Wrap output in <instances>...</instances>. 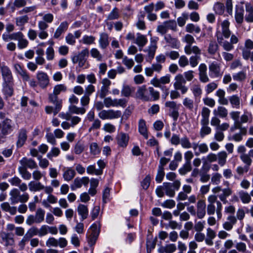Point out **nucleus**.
<instances>
[{
    "label": "nucleus",
    "instance_id": "obj_1",
    "mask_svg": "<svg viewBox=\"0 0 253 253\" xmlns=\"http://www.w3.org/2000/svg\"><path fill=\"white\" fill-rule=\"evenodd\" d=\"M136 97L145 101H156L160 97L159 92L153 87L147 88L145 85L139 86L136 92Z\"/></svg>",
    "mask_w": 253,
    "mask_h": 253
},
{
    "label": "nucleus",
    "instance_id": "obj_2",
    "mask_svg": "<svg viewBox=\"0 0 253 253\" xmlns=\"http://www.w3.org/2000/svg\"><path fill=\"white\" fill-rule=\"evenodd\" d=\"M207 213L209 215H213L216 212L217 218L222 217V205L220 201L217 200V197L215 195H210L208 197Z\"/></svg>",
    "mask_w": 253,
    "mask_h": 253
},
{
    "label": "nucleus",
    "instance_id": "obj_3",
    "mask_svg": "<svg viewBox=\"0 0 253 253\" xmlns=\"http://www.w3.org/2000/svg\"><path fill=\"white\" fill-rule=\"evenodd\" d=\"M9 196V200L11 204H16L18 202L26 203L29 199L28 193H25L20 195V191L16 188H14L10 191Z\"/></svg>",
    "mask_w": 253,
    "mask_h": 253
},
{
    "label": "nucleus",
    "instance_id": "obj_4",
    "mask_svg": "<svg viewBox=\"0 0 253 253\" xmlns=\"http://www.w3.org/2000/svg\"><path fill=\"white\" fill-rule=\"evenodd\" d=\"M104 104L106 108L118 107L119 106L123 108L126 106L127 100L125 98H114L110 97L104 98Z\"/></svg>",
    "mask_w": 253,
    "mask_h": 253
},
{
    "label": "nucleus",
    "instance_id": "obj_5",
    "mask_svg": "<svg viewBox=\"0 0 253 253\" xmlns=\"http://www.w3.org/2000/svg\"><path fill=\"white\" fill-rule=\"evenodd\" d=\"M122 112L120 110L113 109L103 110L98 113V117L102 120H113L120 118Z\"/></svg>",
    "mask_w": 253,
    "mask_h": 253
},
{
    "label": "nucleus",
    "instance_id": "obj_6",
    "mask_svg": "<svg viewBox=\"0 0 253 253\" xmlns=\"http://www.w3.org/2000/svg\"><path fill=\"white\" fill-rule=\"evenodd\" d=\"M164 191L166 194L169 197H173L175 195V190H178L181 182L180 180H175L173 183H163Z\"/></svg>",
    "mask_w": 253,
    "mask_h": 253
},
{
    "label": "nucleus",
    "instance_id": "obj_7",
    "mask_svg": "<svg viewBox=\"0 0 253 253\" xmlns=\"http://www.w3.org/2000/svg\"><path fill=\"white\" fill-rule=\"evenodd\" d=\"M175 82L173 84L176 90H180L182 94H185L188 88L185 85L186 80L182 74H178L174 78Z\"/></svg>",
    "mask_w": 253,
    "mask_h": 253
},
{
    "label": "nucleus",
    "instance_id": "obj_8",
    "mask_svg": "<svg viewBox=\"0 0 253 253\" xmlns=\"http://www.w3.org/2000/svg\"><path fill=\"white\" fill-rule=\"evenodd\" d=\"M90 233L87 236L88 239V244L92 246H93L98 238L99 234L100 233V228L99 226L95 223L93 224L90 228Z\"/></svg>",
    "mask_w": 253,
    "mask_h": 253
},
{
    "label": "nucleus",
    "instance_id": "obj_9",
    "mask_svg": "<svg viewBox=\"0 0 253 253\" xmlns=\"http://www.w3.org/2000/svg\"><path fill=\"white\" fill-rule=\"evenodd\" d=\"M242 54L244 59L247 60L250 58L253 61V41L248 39L245 41Z\"/></svg>",
    "mask_w": 253,
    "mask_h": 253
},
{
    "label": "nucleus",
    "instance_id": "obj_10",
    "mask_svg": "<svg viewBox=\"0 0 253 253\" xmlns=\"http://www.w3.org/2000/svg\"><path fill=\"white\" fill-rule=\"evenodd\" d=\"M170 81V76L169 74L161 77L160 79L154 78L152 79L150 83L151 84L156 87L163 88V85L169 84Z\"/></svg>",
    "mask_w": 253,
    "mask_h": 253
},
{
    "label": "nucleus",
    "instance_id": "obj_11",
    "mask_svg": "<svg viewBox=\"0 0 253 253\" xmlns=\"http://www.w3.org/2000/svg\"><path fill=\"white\" fill-rule=\"evenodd\" d=\"M230 22L227 20H224L221 23V31L218 30L216 33L217 37V34L219 33L223 38L228 39L231 35V32L229 29Z\"/></svg>",
    "mask_w": 253,
    "mask_h": 253
},
{
    "label": "nucleus",
    "instance_id": "obj_12",
    "mask_svg": "<svg viewBox=\"0 0 253 253\" xmlns=\"http://www.w3.org/2000/svg\"><path fill=\"white\" fill-rule=\"evenodd\" d=\"M48 233L56 235L58 233V229L56 226H49L46 225H42L39 229V236H45Z\"/></svg>",
    "mask_w": 253,
    "mask_h": 253
},
{
    "label": "nucleus",
    "instance_id": "obj_13",
    "mask_svg": "<svg viewBox=\"0 0 253 253\" xmlns=\"http://www.w3.org/2000/svg\"><path fill=\"white\" fill-rule=\"evenodd\" d=\"M192 148L195 151V154L198 156L200 154L207 153L209 151L208 145L205 143H198L194 142L192 143Z\"/></svg>",
    "mask_w": 253,
    "mask_h": 253
},
{
    "label": "nucleus",
    "instance_id": "obj_14",
    "mask_svg": "<svg viewBox=\"0 0 253 253\" xmlns=\"http://www.w3.org/2000/svg\"><path fill=\"white\" fill-rule=\"evenodd\" d=\"M157 48V40H151L150 45L148 47V48L144 50L148 53L146 58V60L148 62H151V60L154 58Z\"/></svg>",
    "mask_w": 253,
    "mask_h": 253
},
{
    "label": "nucleus",
    "instance_id": "obj_15",
    "mask_svg": "<svg viewBox=\"0 0 253 253\" xmlns=\"http://www.w3.org/2000/svg\"><path fill=\"white\" fill-rule=\"evenodd\" d=\"M206 202L204 200H199L196 205L197 211L196 213L199 219L203 218L206 214Z\"/></svg>",
    "mask_w": 253,
    "mask_h": 253
},
{
    "label": "nucleus",
    "instance_id": "obj_16",
    "mask_svg": "<svg viewBox=\"0 0 253 253\" xmlns=\"http://www.w3.org/2000/svg\"><path fill=\"white\" fill-rule=\"evenodd\" d=\"M48 98L49 101L55 105L54 115H56L61 109L62 100H59L57 95L53 92L49 94Z\"/></svg>",
    "mask_w": 253,
    "mask_h": 253
},
{
    "label": "nucleus",
    "instance_id": "obj_17",
    "mask_svg": "<svg viewBox=\"0 0 253 253\" xmlns=\"http://www.w3.org/2000/svg\"><path fill=\"white\" fill-rule=\"evenodd\" d=\"M38 84L42 88H45L49 84V78L47 75L42 72H39L37 74Z\"/></svg>",
    "mask_w": 253,
    "mask_h": 253
},
{
    "label": "nucleus",
    "instance_id": "obj_18",
    "mask_svg": "<svg viewBox=\"0 0 253 253\" xmlns=\"http://www.w3.org/2000/svg\"><path fill=\"white\" fill-rule=\"evenodd\" d=\"M217 41L225 51H229L234 48L233 44L231 42L224 40L219 33L217 35Z\"/></svg>",
    "mask_w": 253,
    "mask_h": 253
},
{
    "label": "nucleus",
    "instance_id": "obj_19",
    "mask_svg": "<svg viewBox=\"0 0 253 253\" xmlns=\"http://www.w3.org/2000/svg\"><path fill=\"white\" fill-rule=\"evenodd\" d=\"M210 76L213 78H217L220 77L221 74L220 73V65L215 62L211 63L209 67Z\"/></svg>",
    "mask_w": 253,
    "mask_h": 253
},
{
    "label": "nucleus",
    "instance_id": "obj_20",
    "mask_svg": "<svg viewBox=\"0 0 253 253\" xmlns=\"http://www.w3.org/2000/svg\"><path fill=\"white\" fill-rule=\"evenodd\" d=\"M1 71L4 83L9 84L11 83L12 82L13 78L11 72L9 68L7 66L3 65L1 67Z\"/></svg>",
    "mask_w": 253,
    "mask_h": 253
},
{
    "label": "nucleus",
    "instance_id": "obj_21",
    "mask_svg": "<svg viewBox=\"0 0 253 253\" xmlns=\"http://www.w3.org/2000/svg\"><path fill=\"white\" fill-rule=\"evenodd\" d=\"M89 182V179L88 177L84 176L82 178H76L73 182V185L72 186V189L76 188H81L83 185L86 186L87 185Z\"/></svg>",
    "mask_w": 253,
    "mask_h": 253
},
{
    "label": "nucleus",
    "instance_id": "obj_22",
    "mask_svg": "<svg viewBox=\"0 0 253 253\" xmlns=\"http://www.w3.org/2000/svg\"><path fill=\"white\" fill-rule=\"evenodd\" d=\"M27 131L25 128H21L19 130L18 135V139L16 142V146L17 147H21L25 143L27 138Z\"/></svg>",
    "mask_w": 253,
    "mask_h": 253
},
{
    "label": "nucleus",
    "instance_id": "obj_23",
    "mask_svg": "<svg viewBox=\"0 0 253 253\" xmlns=\"http://www.w3.org/2000/svg\"><path fill=\"white\" fill-rule=\"evenodd\" d=\"M0 237L4 242L5 246H12L14 245V239L9 233L2 232L0 234Z\"/></svg>",
    "mask_w": 253,
    "mask_h": 253
},
{
    "label": "nucleus",
    "instance_id": "obj_24",
    "mask_svg": "<svg viewBox=\"0 0 253 253\" xmlns=\"http://www.w3.org/2000/svg\"><path fill=\"white\" fill-rule=\"evenodd\" d=\"M15 41H18V47L19 49L25 48L29 43L28 41L24 38V35L21 32H17Z\"/></svg>",
    "mask_w": 253,
    "mask_h": 253
},
{
    "label": "nucleus",
    "instance_id": "obj_25",
    "mask_svg": "<svg viewBox=\"0 0 253 253\" xmlns=\"http://www.w3.org/2000/svg\"><path fill=\"white\" fill-rule=\"evenodd\" d=\"M227 221L223 223V228L226 231H230L237 222V219L234 215H229L227 218Z\"/></svg>",
    "mask_w": 253,
    "mask_h": 253
},
{
    "label": "nucleus",
    "instance_id": "obj_26",
    "mask_svg": "<svg viewBox=\"0 0 253 253\" xmlns=\"http://www.w3.org/2000/svg\"><path fill=\"white\" fill-rule=\"evenodd\" d=\"M63 170V177L65 181H71L74 178L76 175L75 171L72 168H64Z\"/></svg>",
    "mask_w": 253,
    "mask_h": 253
},
{
    "label": "nucleus",
    "instance_id": "obj_27",
    "mask_svg": "<svg viewBox=\"0 0 253 253\" xmlns=\"http://www.w3.org/2000/svg\"><path fill=\"white\" fill-rule=\"evenodd\" d=\"M117 143L120 147H125L127 145L129 136L126 133L121 132L117 135Z\"/></svg>",
    "mask_w": 253,
    "mask_h": 253
},
{
    "label": "nucleus",
    "instance_id": "obj_28",
    "mask_svg": "<svg viewBox=\"0 0 253 253\" xmlns=\"http://www.w3.org/2000/svg\"><path fill=\"white\" fill-rule=\"evenodd\" d=\"M68 27V23L66 21L61 23L60 25L56 29L53 37L55 39H58L65 31H67Z\"/></svg>",
    "mask_w": 253,
    "mask_h": 253
},
{
    "label": "nucleus",
    "instance_id": "obj_29",
    "mask_svg": "<svg viewBox=\"0 0 253 253\" xmlns=\"http://www.w3.org/2000/svg\"><path fill=\"white\" fill-rule=\"evenodd\" d=\"M20 163L23 166L22 167L26 168V169L28 168L33 169L37 168L38 167L35 161L31 159L23 158L20 161Z\"/></svg>",
    "mask_w": 253,
    "mask_h": 253
},
{
    "label": "nucleus",
    "instance_id": "obj_30",
    "mask_svg": "<svg viewBox=\"0 0 253 253\" xmlns=\"http://www.w3.org/2000/svg\"><path fill=\"white\" fill-rule=\"evenodd\" d=\"M244 9L243 6H237L235 18L236 22L241 24L244 20Z\"/></svg>",
    "mask_w": 253,
    "mask_h": 253
},
{
    "label": "nucleus",
    "instance_id": "obj_31",
    "mask_svg": "<svg viewBox=\"0 0 253 253\" xmlns=\"http://www.w3.org/2000/svg\"><path fill=\"white\" fill-rule=\"evenodd\" d=\"M0 208L3 211L8 212L11 215H15L17 212V208L14 206H11L10 204L7 202L1 203Z\"/></svg>",
    "mask_w": 253,
    "mask_h": 253
},
{
    "label": "nucleus",
    "instance_id": "obj_32",
    "mask_svg": "<svg viewBox=\"0 0 253 253\" xmlns=\"http://www.w3.org/2000/svg\"><path fill=\"white\" fill-rule=\"evenodd\" d=\"M184 51L187 55H190L193 53L195 54V55L200 56L201 54V49L196 45H186L184 47Z\"/></svg>",
    "mask_w": 253,
    "mask_h": 253
},
{
    "label": "nucleus",
    "instance_id": "obj_33",
    "mask_svg": "<svg viewBox=\"0 0 253 253\" xmlns=\"http://www.w3.org/2000/svg\"><path fill=\"white\" fill-rule=\"evenodd\" d=\"M12 121L8 118L5 119L2 122V129L1 131L9 134L13 130V127L12 126Z\"/></svg>",
    "mask_w": 253,
    "mask_h": 253
},
{
    "label": "nucleus",
    "instance_id": "obj_34",
    "mask_svg": "<svg viewBox=\"0 0 253 253\" xmlns=\"http://www.w3.org/2000/svg\"><path fill=\"white\" fill-rule=\"evenodd\" d=\"M227 156V153L225 151H220L216 154L217 161L220 167H223L226 164Z\"/></svg>",
    "mask_w": 253,
    "mask_h": 253
},
{
    "label": "nucleus",
    "instance_id": "obj_35",
    "mask_svg": "<svg viewBox=\"0 0 253 253\" xmlns=\"http://www.w3.org/2000/svg\"><path fill=\"white\" fill-rule=\"evenodd\" d=\"M147 42V39L145 36L138 33L134 43L136 44L140 48V50H141L142 48L146 44Z\"/></svg>",
    "mask_w": 253,
    "mask_h": 253
},
{
    "label": "nucleus",
    "instance_id": "obj_36",
    "mask_svg": "<svg viewBox=\"0 0 253 253\" xmlns=\"http://www.w3.org/2000/svg\"><path fill=\"white\" fill-rule=\"evenodd\" d=\"M138 131L139 133L145 137V138L148 139V135L147 128L145 121L143 119H141L139 121Z\"/></svg>",
    "mask_w": 253,
    "mask_h": 253
},
{
    "label": "nucleus",
    "instance_id": "obj_37",
    "mask_svg": "<svg viewBox=\"0 0 253 253\" xmlns=\"http://www.w3.org/2000/svg\"><path fill=\"white\" fill-rule=\"evenodd\" d=\"M3 92L5 98L11 97L13 94L12 82L11 83H4L3 84Z\"/></svg>",
    "mask_w": 253,
    "mask_h": 253
},
{
    "label": "nucleus",
    "instance_id": "obj_38",
    "mask_svg": "<svg viewBox=\"0 0 253 253\" xmlns=\"http://www.w3.org/2000/svg\"><path fill=\"white\" fill-rule=\"evenodd\" d=\"M30 191L33 192L39 191L43 190L44 185L40 182L30 181L28 184Z\"/></svg>",
    "mask_w": 253,
    "mask_h": 253
},
{
    "label": "nucleus",
    "instance_id": "obj_39",
    "mask_svg": "<svg viewBox=\"0 0 253 253\" xmlns=\"http://www.w3.org/2000/svg\"><path fill=\"white\" fill-rule=\"evenodd\" d=\"M77 211L80 215L81 216L82 220L86 219L88 215V208L86 206L80 204L78 206Z\"/></svg>",
    "mask_w": 253,
    "mask_h": 253
},
{
    "label": "nucleus",
    "instance_id": "obj_40",
    "mask_svg": "<svg viewBox=\"0 0 253 253\" xmlns=\"http://www.w3.org/2000/svg\"><path fill=\"white\" fill-rule=\"evenodd\" d=\"M222 193L219 195V199L223 203L227 202V198L232 194L231 188L228 187L224 189H222Z\"/></svg>",
    "mask_w": 253,
    "mask_h": 253
},
{
    "label": "nucleus",
    "instance_id": "obj_41",
    "mask_svg": "<svg viewBox=\"0 0 253 253\" xmlns=\"http://www.w3.org/2000/svg\"><path fill=\"white\" fill-rule=\"evenodd\" d=\"M246 10L247 14L245 16V20L248 22H253V6L249 3H246Z\"/></svg>",
    "mask_w": 253,
    "mask_h": 253
},
{
    "label": "nucleus",
    "instance_id": "obj_42",
    "mask_svg": "<svg viewBox=\"0 0 253 253\" xmlns=\"http://www.w3.org/2000/svg\"><path fill=\"white\" fill-rule=\"evenodd\" d=\"M108 39L109 37L107 34L103 33L100 34L99 43L101 48L105 49L109 45V42Z\"/></svg>",
    "mask_w": 253,
    "mask_h": 253
},
{
    "label": "nucleus",
    "instance_id": "obj_43",
    "mask_svg": "<svg viewBox=\"0 0 253 253\" xmlns=\"http://www.w3.org/2000/svg\"><path fill=\"white\" fill-rule=\"evenodd\" d=\"M88 50L84 49L82 50L78 55L79 61V67H82L84 65L86 62L85 57L88 55Z\"/></svg>",
    "mask_w": 253,
    "mask_h": 253
},
{
    "label": "nucleus",
    "instance_id": "obj_44",
    "mask_svg": "<svg viewBox=\"0 0 253 253\" xmlns=\"http://www.w3.org/2000/svg\"><path fill=\"white\" fill-rule=\"evenodd\" d=\"M238 194L241 201L243 204H249L252 200L251 195L246 191H241Z\"/></svg>",
    "mask_w": 253,
    "mask_h": 253
},
{
    "label": "nucleus",
    "instance_id": "obj_45",
    "mask_svg": "<svg viewBox=\"0 0 253 253\" xmlns=\"http://www.w3.org/2000/svg\"><path fill=\"white\" fill-rule=\"evenodd\" d=\"M14 68L16 71L22 77L24 80L28 81L30 79L29 75L26 71L22 68V67L18 64L14 65Z\"/></svg>",
    "mask_w": 253,
    "mask_h": 253
},
{
    "label": "nucleus",
    "instance_id": "obj_46",
    "mask_svg": "<svg viewBox=\"0 0 253 253\" xmlns=\"http://www.w3.org/2000/svg\"><path fill=\"white\" fill-rule=\"evenodd\" d=\"M45 211L41 208L37 209L35 215H34L36 220L37 223H40L42 222L44 219Z\"/></svg>",
    "mask_w": 253,
    "mask_h": 253
},
{
    "label": "nucleus",
    "instance_id": "obj_47",
    "mask_svg": "<svg viewBox=\"0 0 253 253\" xmlns=\"http://www.w3.org/2000/svg\"><path fill=\"white\" fill-rule=\"evenodd\" d=\"M185 31L187 33H199L201 32V28L199 26H196L192 23H189L186 25L185 27Z\"/></svg>",
    "mask_w": 253,
    "mask_h": 253
},
{
    "label": "nucleus",
    "instance_id": "obj_48",
    "mask_svg": "<svg viewBox=\"0 0 253 253\" xmlns=\"http://www.w3.org/2000/svg\"><path fill=\"white\" fill-rule=\"evenodd\" d=\"M192 169V168L191 163L185 162V164L179 169L178 171L181 175H183L191 171Z\"/></svg>",
    "mask_w": 253,
    "mask_h": 253
},
{
    "label": "nucleus",
    "instance_id": "obj_49",
    "mask_svg": "<svg viewBox=\"0 0 253 253\" xmlns=\"http://www.w3.org/2000/svg\"><path fill=\"white\" fill-rule=\"evenodd\" d=\"M202 127L200 130V136L202 138L205 136L210 134L211 132V128L208 126V125H201Z\"/></svg>",
    "mask_w": 253,
    "mask_h": 253
},
{
    "label": "nucleus",
    "instance_id": "obj_50",
    "mask_svg": "<svg viewBox=\"0 0 253 253\" xmlns=\"http://www.w3.org/2000/svg\"><path fill=\"white\" fill-rule=\"evenodd\" d=\"M69 111L70 113L76 114H84L85 112V109L83 107H78L75 105H70L69 107Z\"/></svg>",
    "mask_w": 253,
    "mask_h": 253
},
{
    "label": "nucleus",
    "instance_id": "obj_51",
    "mask_svg": "<svg viewBox=\"0 0 253 253\" xmlns=\"http://www.w3.org/2000/svg\"><path fill=\"white\" fill-rule=\"evenodd\" d=\"M191 91L195 97H200L202 94V89L199 84H194L191 87Z\"/></svg>",
    "mask_w": 253,
    "mask_h": 253
},
{
    "label": "nucleus",
    "instance_id": "obj_52",
    "mask_svg": "<svg viewBox=\"0 0 253 253\" xmlns=\"http://www.w3.org/2000/svg\"><path fill=\"white\" fill-rule=\"evenodd\" d=\"M213 114L215 115H218L221 118H225L228 114L227 110L224 107L219 106L217 110L213 111Z\"/></svg>",
    "mask_w": 253,
    "mask_h": 253
},
{
    "label": "nucleus",
    "instance_id": "obj_53",
    "mask_svg": "<svg viewBox=\"0 0 253 253\" xmlns=\"http://www.w3.org/2000/svg\"><path fill=\"white\" fill-rule=\"evenodd\" d=\"M246 78V73L244 71H240L233 75V80L237 82H244Z\"/></svg>",
    "mask_w": 253,
    "mask_h": 253
},
{
    "label": "nucleus",
    "instance_id": "obj_54",
    "mask_svg": "<svg viewBox=\"0 0 253 253\" xmlns=\"http://www.w3.org/2000/svg\"><path fill=\"white\" fill-rule=\"evenodd\" d=\"M87 173L89 174H95L99 175L102 174L103 171L101 169H98L95 168V165H89L86 168Z\"/></svg>",
    "mask_w": 253,
    "mask_h": 253
},
{
    "label": "nucleus",
    "instance_id": "obj_55",
    "mask_svg": "<svg viewBox=\"0 0 253 253\" xmlns=\"http://www.w3.org/2000/svg\"><path fill=\"white\" fill-rule=\"evenodd\" d=\"M18 171L24 179L28 180L31 179V174L27 170L26 168L19 167L18 168Z\"/></svg>",
    "mask_w": 253,
    "mask_h": 253
},
{
    "label": "nucleus",
    "instance_id": "obj_56",
    "mask_svg": "<svg viewBox=\"0 0 253 253\" xmlns=\"http://www.w3.org/2000/svg\"><path fill=\"white\" fill-rule=\"evenodd\" d=\"M229 100L233 108H239L240 99L237 95H234L230 96Z\"/></svg>",
    "mask_w": 253,
    "mask_h": 253
},
{
    "label": "nucleus",
    "instance_id": "obj_57",
    "mask_svg": "<svg viewBox=\"0 0 253 253\" xmlns=\"http://www.w3.org/2000/svg\"><path fill=\"white\" fill-rule=\"evenodd\" d=\"M180 143L183 148L189 149L192 148V144L190 142L189 138L187 136L182 137L180 139Z\"/></svg>",
    "mask_w": 253,
    "mask_h": 253
},
{
    "label": "nucleus",
    "instance_id": "obj_58",
    "mask_svg": "<svg viewBox=\"0 0 253 253\" xmlns=\"http://www.w3.org/2000/svg\"><path fill=\"white\" fill-rule=\"evenodd\" d=\"M235 248L239 253H247L248 252L247 245L244 242H240L237 243Z\"/></svg>",
    "mask_w": 253,
    "mask_h": 253
},
{
    "label": "nucleus",
    "instance_id": "obj_59",
    "mask_svg": "<svg viewBox=\"0 0 253 253\" xmlns=\"http://www.w3.org/2000/svg\"><path fill=\"white\" fill-rule=\"evenodd\" d=\"M25 235L29 239L34 236H39V229L35 226H32L28 229Z\"/></svg>",
    "mask_w": 253,
    "mask_h": 253
},
{
    "label": "nucleus",
    "instance_id": "obj_60",
    "mask_svg": "<svg viewBox=\"0 0 253 253\" xmlns=\"http://www.w3.org/2000/svg\"><path fill=\"white\" fill-rule=\"evenodd\" d=\"M165 39L168 43H169L171 46L173 48L177 47L178 41L175 38H173L169 35L165 36Z\"/></svg>",
    "mask_w": 253,
    "mask_h": 253
},
{
    "label": "nucleus",
    "instance_id": "obj_61",
    "mask_svg": "<svg viewBox=\"0 0 253 253\" xmlns=\"http://www.w3.org/2000/svg\"><path fill=\"white\" fill-rule=\"evenodd\" d=\"M240 158L246 166L250 168L252 163V160L248 154L241 155Z\"/></svg>",
    "mask_w": 253,
    "mask_h": 253
},
{
    "label": "nucleus",
    "instance_id": "obj_62",
    "mask_svg": "<svg viewBox=\"0 0 253 253\" xmlns=\"http://www.w3.org/2000/svg\"><path fill=\"white\" fill-rule=\"evenodd\" d=\"M183 104L187 109L190 110H192L194 108V101L189 97L184 98Z\"/></svg>",
    "mask_w": 253,
    "mask_h": 253
},
{
    "label": "nucleus",
    "instance_id": "obj_63",
    "mask_svg": "<svg viewBox=\"0 0 253 253\" xmlns=\"http://www.w3.org/2000/svg\"><path fill=\"white\" fill-rule=\"evenodd\" d=\"M29 21V17L27 15H24L16 18V24L18 26H23Z\"/></svg>",
    "mask_w": 253,
    "mask_h": 253
},
{
    "label": "nucleus",
    "instance_id": "obj_64",
    "mask_svg": "<svg viewBox=\"0 0 253 253\" xmlns=\"http://www.w3.org/2000/svg\"><path fill=\"white\" fill-rule=\"evenodd\" d=\"M221 178L222 175L220 173H213L211 177V182L213 184L218 185L220 183Z\"/></svg>",
    "mask_w": 253,
    "mask_h": 253
}]
</instances>
